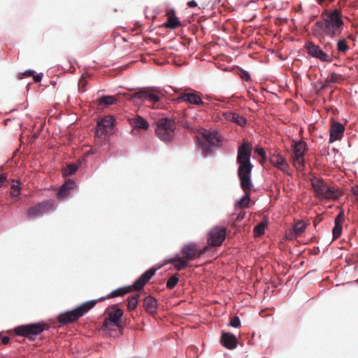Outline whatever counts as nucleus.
Wrapping results in <instances>:
<instances>
[{
	"label": "nucleus",
	"instance_id": "f257e3e1",
	"mask_svg": "<svg viewBox=\"0 0 358 358\" xmlns=\"http://www.w3.org/2000/svg\"><path fill=\"white\" fill-rule=\"evenodd\" d=\"M345 28V22L341 9L334 7L324 9L320 18L311 28L312 35L318 39L329 38L334 39L341 35Z\"/></svg>",
	"mask_w": 358,
	"mask_h": 358
},
{
	"label": "nucleus",
	"instance_id": "f03ea898",
	"mask_svg": "<svg viewBox=\"0 0 358 358\" xmlns=\"http://www.w3.org/2000/svg\"><path fill=\"white\" fill-rule=\"evenodd\" d=\"M112 310L103 320L101 327V331L110 336L122 335L127 320L124 318V310L117 303L111 306Z\"/></svg>",
	"mask_w": 358,
	"mask_h": 358
},
{
	"label": "nucleus",
	"instance_id": "7ed1b4c3",
	"mask_svg": "<svg viewBox=\"0 0 358 358\" xmlns=\"http://www.w3.org/2000/svg\"><path fill=\"white\" fill-rule=\"evenodd\" d=\"M167 88L171 92V95L165 94V100L170 101L174 103L185 102L199 106H203L205 104L199 95V92L190 87L183 89L169 85Z\"/></svg>",
	"mask_w": 358,
	"mask_h": 358
},
{
	"label": "nucleus",
	"instance_id": "20e7f679",
	"mask_svg": "<svg viewBox=\"0 0 358 358\" xmlns=\"http://www.w3.org/2000/svg\"><path fill=\"white\" fill-rule=\"evenodd\" d=\"M137 91L130 95V99L135 102L149 101L152 103H158L161 99L165 98L166 95H171V92L162 87H138Z\"/></svg>",
	"mask_w": 358,
	"mask_h": 358
},
{
	"label": "nucleus",
	"instance_id": "39448f33",
	"mask_svg": "<svg viewBox=\"0 0 358 358\" xmlns=\"http://www.w3.org/2000/svg\"><path fill=\"white\" fill-rule=\"evenodd\" d=\"M47 330L48 327L44 321L41 320L17 325L7 332L10 336H20L30 341H35L40 334Z\"/></svg>",
	"mask_w": 358,
	"mask_h": 358
},
{
	"label": "nucleus",
	"instance_id": "423d86ee",
	"mask_svg": "<svg viewBox=\"0 0 358 358\" xmlns=\"http://www.w3.org/2000/svg\"><path fill=\"white\" fill-rule=\"evenodd\" d=\"M310 180L316 196L320 200L336 201L340 199L341 196L340 191L329 185L322 178L313 176L310 178Z\"/></svg>",
	"mask_w": 358,
	"mask_h": 358
},
{
	"label": "nucleus",
	"instance_id": "0eeeda50",
	"mask_svg": "<svg viewBox=\"0 0 358 358\" xmlns=\"http://www.w3.org/2000/svg\"><path fill=\"white\" fill-rule=\"evenodd\" d=\"M308 150V144L304 140L292 139L290 147V161L296 169H306L308 162L306 158Z\"/></svg>",
	"mask_w": 358,
	"mask_h": 358
},
{
	"label": "nucleus",
	"instance_id": "6e6552de",
	"mask_svg": "<svg viewBox=\"0 0 358 358\" xmlns=\"http://www.w3.org/2000/svg\"><path fill=\"white\" fill-rule=\"evenodd\" d=\"M176 124L175 120L165 117L157 122L155 133L157 136L162 141L169 143L173 140Z\"/></svg>",
	"mask_w": 358,
	"mask_h": 358
},
{
	"label": "nucleus",
	"instance_id": "1a4fd4ad",
	"mask_svg": "<svg viewBox=\"0 0 358 358\" xmlns=\"http://www.w3.org/2000/svg\"><path fill=\"white\" fill-rule=\"evenodd\" d=\"M56 210V206L52 199H45L36 205L29 207L26 211L29 219H36L42 217L45 213H50Z\"/></svg>",
	"mask_w": 358,
	"mask_h": 358
},
{
	"label": "nucleus",
	"instance_id": "9d476101",
	"mask_svg": "<svg viewBox=\"0 0 358 358\" xmlns=\"http://www.w3.org/2000/svg\"><path fill=\"white\" fill-rule=\"evenodd\" d=\"M252 145L248 141H245L238 147L236 164L238 169L254 168L251 162Z\"/></svg>",
	"mask_w": 358,
	"mask_h": 358
},
{
	"label": "nucleus",
	"instance_id": "9b49d317",
	"mask_svg": "<svg viewBox=\"0 0 358 358\" xmlns=\"http://www.w3.org/2000/svg\"><path fill=\"white\" fill-rule=\"evenodd\" d=\"M208 250V247L199 248L195 242H189L185 244L180 249L182 255L181 258L186 261V268L188 266L189 261L193 260L197 255H201L206 253Z\"/></svg>",
	"mask_w": 358,
	"mask_h": 358
},
{
	"label": "nucleus",
	"instance_id": "f8f14e48",
	"mask_svg": "<svg viewBox=\"0 0 358 358\" xmlns=\"http://www.w3.org/2000/svg\"><path fill=\"white\" fill-rule=\"evenodd\" d=\"M227 228L215 225L207 234V243L210 246H221L227 236Z\"/></svg>",
	"mask_w": 358,
	"mask_h": 358
},
{
	"label": "nucleus",
	"instance_id": "ddd939ff",
	"mask_svg": "<svg viewBox=\"0 0 358 358\" xmlns=\"http://www.w3.org/2000/svg\"><path fill=\"white\" fill-rule=\"evenodd\" d=\"M303 48L306 49L308 55L316 59L321 62H331L332 59L327 52L319 45L311 41L305 42Z\"/></svg>",
	"mask_w": 358,
	"mask_h": 358
},
{
	"label": "nucleus",
	"instance_id": "4468645a",
	"mask_svg": "<svg viewBox=\"0 0 358 358\" xmlns=\"http://www.w3.org/2000/svg\"><path fill=\"white\" fill-rule=\"evenodd\" d=\"M79 186L73 178H69L59 187L56 196L59 201L67 199L71 194L72 191L78 189Z\"/></svg>",
	"mask_w": 358,
	"mask_h": 358
},
{
	"label": "nucleus",
	"instance_id": "2eb2a0df",
	"mask_svg": "<svg viewBox=\"0 0 358 358\" xmlns=\"http://www.w3.org/2000/svg\"><path fill=\"white\" fill-rule=\"evenodd\" d=\"M253 168L238 169L237 176L239 180L241 188L243 190L254 189V185L252 180V171Z\"/></svg>",
	"mask_w": 358,
	"mask_h": 358
},
{
	"label": "nucleus",
	"instance_id": "dca6fc26",
	"mask_svg": "<svg viewBox=\"0 0 358 358\" xmlns=\"http://www.w3.org/2000/svg\"><path fill=\"white\" fill-rule=\"evenodd\" d=\"M169 263L172 264L178 271L186 268V261L181 258V255L179 253H176L172 256L165 258L161 262L154 266L153 267L154 269H155V272Z\"/></svg>",
	"mask_w": 358,
	"mask_h": 358
},
{
	"label": "nucleus",
	"instance_id": "f3484780",
	"mask_svg": "<svg viewBox=\"0 0 358 358\" xmlns=\"http://www.w3.org/2000/svg\"><path fill=\"white\" fill-rule=\"evenodd\" d=\"M271 157L275 158V160L271 159V163L273 166L282 171L285 175L292 176V172L290 170L289 164L281 153L274 152L271 154Z\"/></svg>",
	"mask_w": 358,
	"mask_h": 358
},
{
	"label": "nucleus",
	"instance_id": "a211bd4d",
	"mask_svg": "<svg viewBox=\"0 0 358 358\" xmlns=\"http://www.w3.org/2000/svg\"><path fill=\"white\" fill-rule=\"evenodd\" d=\"M155 273L156 272L154 267H150L135 279L131 284L133 288L138 291L143 289L145 284L152 278Z\"/></svg>",
	"mask_w": 358,
	"mask_h": 358
},
{
	"label": "nucleus",
	"instance_id": "6ab92c4d",
	"mask_svg": "<svg viewBox=\"0 0 358 358\" xmlns=\"http://www.w3.org/2000/svg\"><path fill=\"white\" fill-rule=\"evenodd\" d=\"M345 126L338 121L333 122L329 128V138L328 143L329 144L336 141L341 140L344 135Z\"/></svg>",
	"mask_w": 358,
	"mask_h": 358
},
{
	"label": "nucleus",
	"instance_id": "aec40b11",
	"mask_svg": "<svg viewBox=\"0 0 358 358\" xmlns=\"http://www.w3.org/2000/svg\"><path fill=\"white\" fill-rule=\"evenodd\" d=\"M92 301L83 302L71 309L66 310V313H71L74 318L78 320L92 309V303H94Z\"/></svg>",
	"mask_w": 358,
	"mask_h": 358
},
{
	"label": "nucleus",
	"instance_id": "412c9836",
	"mask_svg": "<svg viewBox=\"0 0 358 358\" xmlns=\"http://www.w3.org/2000/svg\"><path fill=\"white\" fill-rule=\"evenodd\" d=\"M220 343L224 348L228 350H234L238 346V338L231 332L222 331Z\"/></svg>",
	"mask_w": 358,
	"mask_h": 358
},
{
	"label": "nucleus",
	"instance_id": "4be33fe9",
	"mask_svg": "<svg viewBox=\"0 0 358 358\" xmlns=\"http://www.w3.org/2000/svg\"><path fill=\"white\" fill-rule=\"evenodd\" d=\"M143 306L148 314L154 315L157 313L159 303L155 296L148 294L144 297Z\"/></svg>",
	"mask_w": 358,
	"mask_h": 358
},
{
	"label": "nucleus",
	"instance_id": "5701e85b",
	"mask_svg": "<svg viewBox=\"0 0 358 358\" xmlns=\"http://www.w3.org/2000/svg\"><path fill=\"white\" fill-rule=\"evenodd\" d=\"M206 141L217 148L222 146V136L217 129L213 131L206 130L203 133Z\"/></svg>",
	"mask_w": 358,
	"mask_h": 358
},
{
	"label": "nucleus",
	"instance_id": "b1692460",
	"mask_svg": "<svg viewBox=\"0 0 358 358\" xmlns=\"http://www.w3.org/2000/svg\"><path fill=\"white\" fill-rule=\"evenodd\" d=\"M128 122L133 129L148 130L150 127L148 120L138 115L129 117Z\"/></svg>",
	"mask_w": 358,
	"mask_h": 358
},
{
	"label": "nucleus",
	"instance_id": "393cba45",
	"mask_svg": "<svg viewBox=\"0 0 358 358\" xmlns=\"http://www.w3.org/2000/svg\"><path fill=\"white\" fill-rule=\"evenodd\" d=\"M101 91H104V90L98 92L99 96L96 99V103L99 107L106 108L115 105L117 103V99L115 96L109 94L99 95V93Z\"/></svg>",
	"mask_w": 358,
	"mask_h": 358
},
{
	"label": "nucleus",
	"instance_id": "a878e982",
	"mask_svg": "<svg viewBox=\"0 0 358 358\" xmlns=\"http://www.w3.org/2000/svg\"><path fill=\"white\" fill-rule=\"evenodd\" d=\"M224 116L227 120L234 122L242 127H245L248 123V120L246 117L236 112H226L224 113Z\"/></svg>",
	"mask_w": 358,
	"mask_h": 358
},
{
	"label": "nucleus",
	"instance_id": "bb28decb",
	"mask_svg": "<svg viewBox=\"0 0 358 358\" xmlns=\"http://www.w3.org/2000/svg\"><path fill=\"white\" fill-rule=\"evenodd\" d=\"M114 121H115V119L113 117V116H110L108 117H106L101 119L97 122L98 129L96 131V134L101 135L102 134H103L106 131V129L108 127L113 125Z\"/></svg>",
	"mask_w": 358,
	"mask_h": 358
},
{
	"label": "nucleus",
	"instance_id": "cd10ccee",
	"mask_svg": "<svg viewBox=\"0 0 358 358\" xmlns=\"http://www.w3.org/2000/svg\"><path fill=\"white\" fill-rule=\"evenodd\" d=\"M213 146L203 139H199L197 142V148L201 150L203 158H207L213 153Z\"/></svg>",
	"mask_w": 358,
	"mask_h": 358
},
{
	"label": "nucleus",
	"instance_id": "c85d7f7f",
	"mask_svg": "<svg viewBox=\"0 0 358 358\" xmlns=\"http://www.w3.org/2000/svg\"><path fill=\"white\" fill-rule=\"evenodd\" d=\"M269 225V218L268 216L265 215L262 218V220L255 225L253 228V232L256 236H262L266 228Z\"/></svg>",
	"mask_w": 358,
	"mask_h": 358
},
{
	"label": "nucleus",
	"instance_id": "c756f323",
	"mask_svg": "<svg viewBox=\"0 0 358 358\" xmlns=\"http://www.w3.org/2000/svg\"><path fill=\"white\" fill-rule=\"evenodd\" d=\"M133 288L131 285L120 287L115 289H113L107 294V296L110 298H115L118 296H124L127 294L129 293Z\"/></svg>",
	"mask_w": 358,
	"mask_h": 358
},
{
	"label": "nucleus",
	"instance_id": "7c9ffc66",
	"mask_svg": "<svg viewBox=\"0 0 358 358\" xmlns=\"http://www.w3.org/2000/svg\"><path fill=\"white\" fill-rule=\"evenodd\" d=\"M57 320L61 325H66L77 321L71 313H66V310L60 313L57 316Z\"/></svg>",
	"mask_w": 358,
	"mask_h": 358
},
{
	"label": "nucleus",
	"instance_id": "2f4dec72",
	"mask_svg": "<svg viewBox=\"0 0 358 358\" xmlns=\"http://www.w3.org/2000/svg\"><path fill=\"white\" fill-rule=\"evenodd\" d=\"M250 199L251 197L249 194H244L239 199L235 201L234 208L236 209H243L248 208Z\"/></svg>",
	"mask_w": 358,
	"mask_h": 358
},
{
	"label": "nucleus",
	"instance_id": "473e14b6",
	"mask_svg": "<svg viewBox=\"0 0 358 358\" xmlns=\"http://www.w3.org/2000/svg\"><path fill=\"white\" fill-rule=\"evenodd\" d=\"M342 231H343V227H342V223H341V220L338 218H335L334 219V225L332 228L333 239L335 240V239L338 238L341 236Z\"/></svg>",
	"mask_w": 358,
	"mask_h": 358
},
{
	"label": "nucleus",
	"instance_id": "72a5a7b5",
	"mask_svg": "<svg viewBox=\"0 0 358 358\" xmlns=\"http://www.w3.org/2000/svg\"><path fill=\"white\" fill-rule=\"evenodd\" d=\"M181 24V21L179 17L176 15H174L173 17H169L163 23V27H168L170 29H175L178 27V26Z\"/></svg>",
	"mask_w": 358,
	"mask_h": 358
},
{
	"label": "nucleus",
	"instance_id": "f704fd0d",
	"mask_svg": "<svg viewBox=\"0 0 358 358\" xmlns=\"http://www.w3.org/2000/svg\"><path fill=\"white\" fill-rule=\"evenodd\" d=\"M336 50L343 54L346 53L350 50L346 38L341 37L336 41Z\"/></svg>",
	"mask_w": 358,
	"mask_h": 358
},
{
	"label": "nucleus",
	"instance_id": "c9c22d12",
	"mask_svg": "<svg viewBox=\"0 0 358 358\" xmlns=\"http://www.w3.org/2000/svg\"><path fill=\"white\" fill-rule=\"evenodd\" d=\"M139 294H134L127 297V308L129 310H134L136 308L139 302Z\"/></svg>",
	"mask_w": 358,
	"mask_h": 358
},
{
	"label": "nucleus",
	"instance_id": "e433bc0d",
	"mask_svg": "<svg viewBox=\"0 0 358 358\" xmlns=\"http://www.w3.org/2000/svg\"><path fill=\"white\" fill-rule=\"evenodd\" d=\"M79 165L70 163L68 164L63 170L62 174L64 176H69L74 175L78 170Z\"/></svg>",
	"mask_w": 358,
	"mask_h": 358
},
{
	"label": "nucleus",
	"instance_id": "4c0bfd02",
	"mask_svg": "<svg viewBox=\"0 0 358 358\" xmlns=\"http://www.w3.org/2000/svg\"><path fill=\"white\" fill-rule=\"evenodd\" d=\"M22 184L20 180H17V183L11 185L10 194L13 197L18 198L21 194Z\"/></svg>",
	"mask_w": 358,
	"mask_h": 358
},
{
	"label": "nucleus",
	"instance_id": "58836bf2",
	"mask_svg": "<svg viewBox=\"0 0 358 358\" xmlns=\"http://www.w3.org/2000/svg\"><path fill=\"white\" fill-rule=\"evenodd\" d=\"M180 277L178 273L173 275L166 282V286L169 289H173L179 282Z\"/></svg>",
	"mask_w": 358,
	"mask_h": 358
},
{
	"label": "nucleus",
	"instance_id": "ea45409f",
	"mask_svg": "<svg viewBox=\"0 0 358 358\" xmlns=\"http://www.w3.org/2000/svg\"><path fill=\"white\" fill-rule=\"evenodd\" d=\"M237 73L238 76L241 78V80L243 81L249 82L251 80V76L250 73L241 67L238 68Z\"/></svg>",
	"mask_w": 358,
	"mask_h": 358
},
{
	"label": "nucleus",
	"instance_id": "a19ab883",
	"mask_svg": "<svg viewBox=\"0 0 358 358\" xmlns=\"http://www.w3.org/2000/svg\"><path fill=\"white\" fill-rule=\"evenodd\" d=\"M35 73H36V71L34 70L29 69L25 70L24 72H19L17 74L16 78L18 80H22L24 77H32V76H34V74H35Z\"/></svg>",
	"mask_w": 358,
	"mask_h": 358
},
{
	"label": "nucleus",
	"instance_id": "79ce46f5",
	"mask_svg": "<svg viewBox=\"0 0 358 358\" xmlns=\"http://www.w3.org/2000/svg\"><path fill=\"white\" fill-rule=\"evenodd\" d=\"M306 229V224L302 222H299L294 226V231L296 235H300Z\"/></svg>",
	"mask_w": 358,
	"mask_h": 358
},
{
	"label": "nucleus",
	"instance_id": "37998d69",
	"mask_svg": "<svg viewBox=\"0 0 358 358\" xmlns=\"http://www.w3.org/2000/svg\"><path fill=\"white\" fill-rule=\"evenodd\" d=\"M241 325V322L238 316L235 315L232 317L230 322L227 324V326L233 328H238Z\"/></svg>",
	"mask_w": 358,
	"mask_h": 358
},
{
	"label": "nucleus",
	"instance_id": "c03bdc74",
	"mask_svg": "<svg viewBox=\"0 0 358 358\" xmlns=\"http://www.w3.org/2000/svg\"><path fill=\"white\" fill-rule=\"evenodd\" d=\"M343 79V76L340 73H337L335 71L331 72L329 75V80L331 83H336L340 82Z\"/></svg>",
	"mask_w": 358,
	"mask_h": 358
},
{
	"label": "nucleus",
	"instance_id": "a18cd8bd",
	"mask_svg": "<svg viewBox=\"0 0 358 358\" xmlns=\"http://www.w3.org/2000/svg\"><path fill=\"white\" fill-rule=\"evenodd\" d=\"M255 152L258 155H259L261 157H262L264 159H266L267 158L266 152V150L263 148L258 147V148H255Z\"/></svg>",
	"mask_w": 358,
	"mask_h": 358
},
{
	"label": "nucleus",
	"instance_id": "49530a36",
	"mask_svg": "<svg viewBox=\"0 0 358 358\" xmlns=\"http://www.w3.org/2000/svg\"><path fill=\"white\" fill-rule=\"evenodd\" d=\"M336 0H316V2L321 6H328L330 3H334Z\"/></svg>",
	"mask_w": 358,
	"mask_h": 358
},
{
	"label": "nucleus",
	"instance_id": "de8ad7c7",
	"mask_svg": "<svg viewBox=\"0 0 358 358\" xmlns=\"http://www.w3.org/2000/svg\"><path fill=\"white\" fill-rule=\"evenodd\" d=\"M32 77L35 83H41L43 78V73H36L35 74H34V76H32Z\"/></svg>",
	"mask_w": 358,
	"mask_h": 358
},
{
	"label": "nucleus",
	"instance_id": "09e8293b",
	"mask_svg": "<svg viewBox=\"0 0 358 358\" xmlns=\"http://www.w3.org/2000/svg\"><path fill=\"white\" fill-rule=\"evenodd\" d=\"M107 298H109V297L107 296V295H106V296H101V297H99V299H91L90 301H93L92 302H94L93 303H92V308L96 305V303L99 301H104Z\"/></svg>",
	"mask_w": 358,
	"mask_h": 358
},
{
	"label": "nucleus",
	"instance_id": "8fccbe9b",
	"mask_svg": "<svg viewBox=\"0 0 358 358\" xmlns=\"http://www.w3.org/2000/svg\"><path fill=\"white\" fill-rule=\"evenodd\" d=\"M68 62L70 65V68H73V70H75V68L73 67V64H77V61L73 59V58H71V57H68Z\"/></svg>",
	"mask_w": 358,
	"mask_h": 358
},
{
	"label": "nucleus",
	"instance_id": "3c124183",
	"mask_svg": "<svg viewBox=\"0 0 358 358\" xmlns=\"http://www.w3.org/2000/svg\"><path fill=\"white\" fill-rule=\"evenodd\" d=\"M189 8H194L197 6V2L195 0H190L187 3Z\"/></svg>",
	"mask_w": 358,
	"mask_h": 358
},
{
	"label": "nucleus",
	"instance_id": "603ef678",
	"mask_svg": "<svg viewBox=\"0 0 358 358\" xmlns=\"http://www.w3.org/2000/svg\"><path fill=\"white\" fill-rule=\"evenodd\" d=\"M335 218H338L342 222V221L345 219L344 212L343 210L340 211Z\"/></svg>",
	"mask_w": 358,
	"mask_h": 358
},
{
	"label": "nucleus",
	"instance_id": "864d4df0",
	"mask_svg": "<svg viewBox=\"0 0 358 358\" xmlns=\"http://www.w3.org/2000/svg\"><path fill=\"white\" fill-rule=\"evenodd\" d=\"M6 180V176L3 174L0 173V187H2L5 181Z\"/></svg>",
	"mask_w": 358,
	"mask_h": 358
},
{
	"label": "nucleus",
	"instance_id": "5fc2aeb1",
	"mask_svg": "<svg viewBox=\"0 0 358 358\" xmlns=\"http://www.w3.org/2000/svg\"><path fill=\"white\" fill-rule=\"evenodd\" d=\"M320 252V248L318 246H317V247L313 248L311 255H317Z\"/></svg>",
	"mask_w": 358,
	"mask_h": 358
},
{
	"label": "nucleus",
	"instance_id": "6e6d98bb",
	"mask_svg": "<svg viewBox=\"0 0 358 358\" xmlns=\"http://www.w3.org/2000/svg\"><path fill=\"white\" fill-rule=\"evenodd\" d=\"M96 153V149H94V148H91V149H90V150L87 152V156H90V155H95Z\"/></svg>",
	"mask_w": 358,
	"mask_h": 358
},
{
	"label": "nucleus",
	"instance_id": "4d7b16f0",
	"mask_svg": "<svg viewBox=\"0 0 358 358\" xmlns=\"http://www.w3.org/2000/svg\"><path fill=\"white\" fill-rule=\"evenodd\" d=\"M245 215V213H243V214H238V215H237V217H236V220L237 221H241L242 220H243V219H244Z\"/></svg>",
	"mask_w": 358,
	"mask_h": 358
},
{
	"label": "nucleus",
	"instance_id": "13d9d810",
	"mask_svg": "<svg viewBox=\"0 0 358 358\" xmlns=\"http://www.w3.org/2000/svg\"><path fill=\"white\" fill-rule=\"evenodd\" d=\"M352 193L356 195V196H358V185H357V187L356 189H352Z\"/></svg>",
	"mask_w": 358,
	"mask_h": 358
},
{
	"label": "nucleus",
	"instance_id": "bf43d9fd",
	"mask_svg": "<svg viewBox=\"0 0 358 358\" xmlns=\"http://www.w3.org/2000/svg\"><path fill=\"white\" fill-rule=\"evenodd\" d=\"M50 84L52 85L53 87H55L57 85V80H50Z\"/></svg>",
	"mask_w": 358,
	"mask_h": 358
},
{
	"label": "nucleus",
	"instance_id": "052dcab7",
	"mask_svg": "<svg viewBox=\"0 0 358 358\" xmlns=\"http://www.w3.org/2000/svg\"><path fill=\"white\" fill-rule=\"evenodd\" d=\"M52 69V68H50L48 71H47V76H52V72L50 71V70Z\"/></svg>",
	"mask_w": 358,
	"mask_h": 358
},
{
	"label": "nucleus",
	"instance_id": "680f3d73",
	"mask_svg": "<svg viewBox=\"0 0 358 358\" xmlns=\"http://www.w3.org/2000/svg\"><path fill=\"white\" fill-rule=\"evenodd\" d=\"M257 1V0H251L250 2H248L245 6H248V5L250 3H256Z\"/></svg>",
	"mask_w": 358,
	"mask_h": 358
},
{
	"label": "nucleus",
	"instance_id": "e2e57ef3",
	"mask_svg": "<svg viewBox=\"0 0 358 358\" xmlns=\"http://www.w3.org/2000/svg\"><path fill=\"white\" fill-rule=\"evenodd\" d=\"M328 45H330V46H332V45H331V43H328L325 45V47H324V48H325L326 50H327V46Z\"/></svg>",
	"mask_w": 358,
	"mask_h": 358
},
{
	"label": "nucleus",
	"instance_id": "0e129e2a",
	"mask_svg": "<svg viewBox=\"0 0 358 358\" xmlns=\"http://www.w3.org/2000/svg\"><path fill=\"white\" fill-rule=\"evenodd\" d=\"M313 84V87L316 90L317 88V85L315 83Z\"/></svg>",
	"mask_w": 358,
	"mask_h": 358
},
{
	"label": "nucleus",
	"instance_id": "69168bd1",
	"mask_svg": "<svg viewBox=\"0 0 358 358\" xmlns=\"http://www.w3.org/2000/svg\"><path fill=\"white\" fill-rule=\"evenodd\" d=\"M78 92H79L80 93H83V92H84L85 91H84L83 90H80V89L79 88V89H78Z\"/></svg>",
	"mask_w": 358,
	"mask_h": 358
},
{
	"label": "nucleus",
	"instance_id": "338daca9",
	"mask_svg": "<svg viewBox=\"0 0 358 358\" xmlns=\"http://www.w3.org/2000/svg\"><path fill=\"white\" fill-rule=\"evenodd\" d=\"M326 87V86L322 83V89H324Z\"/></svg>",
	"mask_w": 358,
	"mask_h": 358
},
{
	"label": "nucleus",
	"instance_id": "774afa93",
	"mask_svg": "<svg viewBox=\"0 0 358 358\" xmlns=\"http://www.w3.org/2000/svg\"><path fill=\"white\" fill-rule=\"evenodd\" d=\"M57 68H62V69H64V68H63V67H62L59 64H57Z\"/></svg>",
	"mask_w": 358,
	"mask_h": 358
}]
</instances>
